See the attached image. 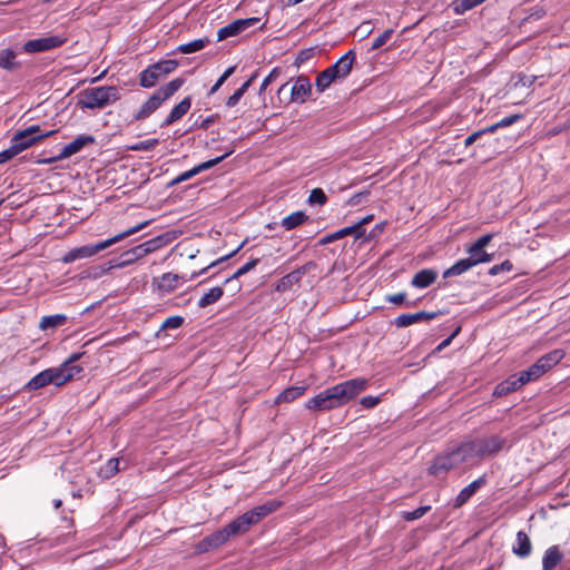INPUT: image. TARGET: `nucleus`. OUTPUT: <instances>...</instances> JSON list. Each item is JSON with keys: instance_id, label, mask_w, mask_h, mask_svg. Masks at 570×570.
Returning a JSON list of instances; mask_svg holds the SVG:
<instances>
[{"instance_id": "f257e3e1", "label": "nucleus", "mask_w": 570, "mask_h": 570, "mask_svg": "<svg viewBox=\"0 0 570 570\" xmlns=\"http://www.w3.org/2000/svg\"><path fill=\"white\" fill-rule=\"evenodd\" d=\"M368 381L364 377L347 380L328 387L305 403L311 411H328L346 404L348 401L365 391Z\"/></svg>"}, {"instance_id": "f03ea898", "label": "nucleus", "mask_w": 570, "mask_h": 570, "mask_svg": "<svg viewBox=\"0 0 570 570\" xmlns=\"http://www.w3.org/2000/svg\"><path fill=\"white\" fill-rule=\"evenodd\" d=\"M472 456L468 449L465 441L460 444L448 449L443 453L435 456L429 468V473L432 475H440L461 466L462 464H473Z\"/></svg>"}, {"instance_id": "7ed1b4c3", "label": "nucleus", "mask_w": 570, "mask_h": 570, "mask_svg": "<svg viewBox=\"0 0 570 570\" xmlns=\"http://www.w3.org/2000/svg\"><path fill=\"white\" fill-rule=\"evenodd\" d=\"M148 225H149V220H145V222H142L131 228H128L127 230L119 233L116 236L108 238L106 240L99 242L97 244H90V245H85V246H81L78 248H73L65 255L63 262L72 263L77 259L91 257V256L96 255L97 253L108 248L109 246L125 239L126 237L138 233L139 230H141L142 228H145Z\"/></svg>"}, {"instance_id": "20e7f679", "label": "nucleus", "mask_w": 570, "mask_h": 570, "mask_svg": "<svg viewBox=\"0 0 570 570\" xmlns=\"http://www.w3.org/2000/svg\"><path fill=\"white\" fill-rule=\"evenodd\" d=\"M281 504L282 503L279 501L272 500L264 504L257 505L229 522V530L232 533H234V535L246 533L250 527L257 524L265 517L276 511Z\"/></svg>"}, {"instance_id": "39448f33", "label": "nucleus", "mask_w": 570, "mask_h": 570, "mask_svg": "<svg viewBox=\"0 0 570 570\" xmlns=\"http://www.w3.org/2000/svg\"><path fill=\"white\" fill-rule=\"evenodd\" d=\"M120 98L118 88L100 86L86 89L78 95V105L86 109H102Z\"/></svg>"}, {"instance_id": "423d86ee", "label": "nucleus", "mask_w": 570, "mask_h": 570, "mask_svg": "<svg viewBox=\"0 0 570 570\" xmlns=\"http://www.w3.org/2000/svg\"><path fill=\"white\" fill-rule=\"evenodd\" d=\"M472 460L481 461L500 453L508 444V440L499 434L484 435L464 440Z\"/></svg>"}, {"instance_id": "0eeeda50", "label": "nucleus", "mask_w": 570, "mask_h": 570, "mask_svg": "<svg viewBox=\"0 0 570 570\" xmlns=\"http://www.w3.org/2000/svg\"><path fill=\"white\" fill-rule=\"evenodd\" d=\"M77 368L69 370L66 365H60L58 367L47 368L36 376H33L27 384L26 389L29 391L39 390L41 387L47 386L48 384H53L56 386H61L68 381L72 380L76 376Z\"/></svg>"}, {"instance_id": "6e6552de", "label": "nucleus", "mask_w": 570, "mask_h": 570, "mask_svg": "<svg viewBox=\"0 0 570 570\" xmlns=\"http://www.w3.org/2000/svg\"><path fill=\"white\" fill-rule=\"evenodd\" d=\"M177 67L178 62L176 60H164L154 63L140 73L139 83L144 88H151L159 79L175 71Z\"/></svg>"}, {"instance_id": "1a4fd4ad", "label": "nucleus", "mask_w": 570, "mask_h": 570, "mask_svg": "<svg viewBox=\"0 0 570 570\" xmlns=\"http://www.w3.org/2000/svg\"><path fill=\"white\" fill-rule=\"evenodd\" d=\"M168 240H169L168 237L165 235H160L155 238H151V239L131 248L130 250L126 252L124 254V256L132 255V258L125 259L122 263H119L116 266L122 267L125 265H129V264L134 263L135 261L140 259V258L145 257L146 255L151 254V253L158 250L159 248L166 246L168 244Z\"/></svg>"}, {"instance_id": "9d476101", "label": "nucleus", "mask_w": 570, "mask_h": 570, "mask_svg": "<svg viewBox=\"0 0 570 570\" xmlns=\"http://www.w3.org/2000/svg\"><path fill=\"white\" fill-rule=\"evenodd\" d=\"M55 132V130H51L49 132L42 134L40 127L35 125L14 134V136L11 139V142H13V145L17 148H19V153H21L29 148L30 146H32L33 144L51 136Z\"/></svg>"}, {"instance_id": "9b49d317", "label": "nucleus", "mask_w": 570, "mask_h": 570, "mask_svg": "<svg viewBox=\"0 0 570 570\" xmlns=\"http://www.w3.org/2000/svg\"><path fill=\"white\" fill-rule=\"evenodd\" d=\"M66 41L67 38L61 35L47 36L28 40L22 48L27 53L45 52L61 47Z\"/></svg>"}, {"instance_id": "f8f14e48", "label": "nucleus", "mask_w": 570, "mask_h": 570, "mask_svg": "<svg viewBox=\"0 0 570 570\" xmlns=\"http://www.w3.org/2000/svg\"><path fill=\"white\" fill-rule=\"evenodd\" d=\"M232 537H235L234 533L229 530V525L226 524L220 530L214 532L213 534L204 538L195 546L196 553H206L210 550L217 549L220 546L225 544Z\"/></svg>"}, {"instance_id": "ddd939ff", "label": "nucleus", "mask_w": 570, "mask_h": 570, "mask_svg": "<svg viewBox=\"0 0 570 570\" xmlns=\"http://www.w3.org/2000/svg\"><path fill=\"white\" fill-rule=\"evenodd\" d=\"M95 141L96 139L91 135H80L77 138H75L71 142L67 144L57 156L43 159L41 160V163L52 164L55 161L69 158L72 155L79 153L83 147L94 144Z\"/></svg>"}, {"instance_id": "4468645a", "label": "nucleus", "mask_w": 570, "mask_h": 570, "mask_svg": "<svg viewBox=\"0 0 570 570\" xmlns=\"http://www.w3.org/2000/svg\"><path fill=\"white\" fill-rule=\"evenodd\" d=\"M316 267V264L314 262H308L304 264L303 266L296 268L295 271L286 274L284 277H282L276 286L275 291L278 293H285L293 289L295 285H298L301 283L302 277L313 271Z\"/></svg>"}, {"instance_id": "2eb2a0df", "label": "nucleus", "mask_w": 570, "mask_h": 570, "mask_svg": "<svg viewBox=\"0 0 570 570\" xmlns=\"http://www.w3.org/2000/svg\"><path fill=\"white\" fill-rule=\"evenodd\" d=\"M355 59V52L350 50L327 69L333 75L335 80H342L351 73Z\"/></svg>"}, {"instance_id": "dca6fc26", "label": "nucleus", "mask_w": 570, "mask_h": 570, "mask_svg": "<svg viewBox=\"0 0 570 570\" xmlns=\"http://www.w3.org/2000/svg\"><path fill=\"white\" fill-rule=\"evenodd\" d=\"M311 91L312 85L309 79L306 76H298L289 89L291 97L288 99V102H305L306 99L309 97Z\"/></svg>"}, {"instance_id": "f3484780", "label": "nucleus", "mask_w": 570, "mask_h": 570, "mask_svg": "<svg viewBox=\"0 0 570 570\" xmlns=\"http://www.w3.org/2000/svg\"><path fill=\"white\" fill-rule=\"evenodd\" d=\"M440 313H428L424 311H420L413 314H401L394 320V324L396 327H407L414 323H419L421 321H430L435 318Z\"/></svg>"}, {"instance_id": "a211bd4d", "label": "nucleus", "mask_w": 570, "mask_h": 570, "mask_svg": "<svg viewBox=\"0 0 570 570\" xmlns=\"http://www.w3.org/2000/svg\"><path fill=\"white\" fill-rule=\"evenodd\" d=\"M228 155H229V153H226V154H224L220 157H217V158L204 161V163L199 164L198 166H195L194 168H191V169H189L187 171L181 173L179 176H177L174 179L173 184H178V183H181V181L190 179L191 177H194L195 175L199 174L200 171L207 170V169L216 166L222 160H224Z\"/></svg>"}, {"instance_id": "6ab92c4d", "label": "nucleus", "mask_w": 570, "mask_h": 570, "mask_svg": "<svg viewBox=\"0 0 570 570\" xmlns=\"http://www.w3.org/2000/svg\"><path fill=\"white\" fill-rule=\"evenodd\" d=\"M518 119H520L519 115H512V116H509V117H505V118L501 119L499 122H497V124H494L492 126H489V127H487V128H484L482 130H478V131L471 134L464 140L465 147H469L472 144H474L483 134H485V132H493L499 127L510 126L513 122H515Z\"/></svg>"}, {"instance_id": "aec40b11", "label": "nucleus", "mask_w": 570, "mask_h": 570, "mask_svg": "<svg viewBox=\"0 0 570 570\" xmlns=\"http://www.w3.org/2000/svg\"><path fill=\"white\" fill-rule=\"evenodd\" d=\"M512 552L519 558H527L532 552V543L529 535L524 531H518L515 543L512 547Z\"/></svg>"}, {"instance_id": "412c9836", "label": "nucleus", "mask_w": 570, "mask_h": 570, "mask_svg": "<svg viewBox=\"0 0 570 570\" xmlns=\"http://www.w3.org/2000/svg\"><path fill=\"white\" fill-rule=\"evenodd\" d=\"M181 277L174 273H165L159 279H154L161 294H169L178 288Z\"/></svg>"}, {"instance_id": "4be33fe9", "label": "nucleus", "mask_w": 570, "mask_h": 570, "mask_svg": "<svg viewBox=\"0 0 570 570\" xmlns=\"http://www.w3.org/2000/svg\"><path fill=\"white\" fill-rule=\"evenodd\" d=\"M485 483V478L481 476L470 484H468L465 488H463L458 497L455 498L454 507L459 508L462 507L464 503H466L470 498Z\"/></svg>"}, {"instance_id": "5701e85b", "label": "nucleus", "mask_w": 570, "mask_h": 570, "mask_svg": "<svg viewBox=\"0 0 570 570\" xmlns=\"http://www.w3.org/2000/svg\"><path fill=\"white\" fill-rule=\"evenodd\" d=\"M438 273L433 269L425 268L417 272L412 281L411 285L416 288H425L435 282Z\"/></svg>"}, {"instance_id": "b1692460", "label": "nucleus", "mask_w": 570, "mask_h": 570, "mask_svg": "<svg viewBox=\"0 0 570 570\" xmlns=\"http://www.w3.org/2000/svg\"><path fill=\"white\" fill-rule=\"evenodd\" d=\"M191 106V98L186 97L184 98L178 105H176L171 111L169 112L168 117L164 120L163 126H169L173 122L179 120L183 116H185Z\"/></svg>"}, {"instance_id": "393cba45", "label": "nucleus", "mask_w": 570, "mask_h": 570, "mask_svg": "<svg viewBox=\"0 0 570 570\" xmlns=\"http://www.w3.org/2000/svg\"><path fill=\"white\" fill-rule=\"evenodd\" d=\"M563 559V554L557 546L548 548L542 558V570H553Z\"/></svg>"}, {"instance_id": "a878e982", "label": "nucleus", "mask_w": 570, "mask_h": 570, "mask_svg": "<svg viewBox=\"0 0 570 570\" xmlns=\"http://www.w3.org/2000/svg\"><path fill=\"white\" fill-rule=\"evenodd\" d=\"M161 100L159 99V97L154 94L146 102H144V105L140 107V109L138 110V112L135 115V119L137 120H141V119H145L147 118L148 116H150L155 110H157L160 105H161Z\"/></svg>"}, {"instance_id": "bb28decb", "label": "nucleus", "mask_w": 570, "mask_h": 570, "mask_svg": "<svg viewBox=\"0 0 570 570\" xmlns=\"http://www.w3.org/2000/svg\"><path fill=\"white\" fill-rule=\"evenodd\" d=\"M466 253L469 254V259L473 263V266L482 263H489L493 259L492 254H488L483 247L478 249L476 245L472 244L466 248Z\"/></svg>"}, {"instance_id": "cd10ccee", "label": "nucleus", "mask_w": 570, "mask_h": 570, "mask_svg": "<svg viewBox=\"0 0 570 570\" xmlns=\"http://www.w3.org/2000/svg\"><path fill=\"white\" fill-rule=\"evenodd\" d=\"M564 355L566 354L562 350H554L540 357L537 363L541 365V370L546 373L553 365L558 364Z\"/></svg>"}, {"instance_id": "c85d7f7f", "label": "nucleus", "mask_w": 570, "mask_h": 570, "mask_svg": "<svg viewBox=\"0 0 570 570\" xmlns=\"http://www.w3.org/2000/svg\"><path fill=\"white\" fill-rule=\"evenodd\" d=\"M184 80L181 78H176L160 87L155 94L159 97L161 102L166 101L170 98L177 90L183 86Z\"/></svg>"}, {"instance_id": "c756f323", "label": "nucleus", "mask_w": 570, "mask_h": 570, "mask_svg": "<svg viewBox=\"0 0 570 570\" xmlns=\"http://www.w3.org/2000/svg\"><path fill=\"white\" fill-rule=\"evenodd\" d=\"M66 322H67V316L65 314L48 315V316H43L40 320L39 328L41 331L53 330V328L65 325Z\"/></svg>"}, {"instance_id": "7c9ffc66", "label": "nucleus", "mask_w": 570, "mask_h": 570, "mask_svg": "<svg viewBox=\"0 0 570 570\" xmlns=\"http://www.w3.org/2000/svg\"><path fill=\"white\" fill-rule=\"evenodd\" d=\"M473 266V263L466 257L458 261L455 264H453L450 268L445 269L443 272V277L449 278L453 276L462 275L463 273L471 269Z\"/></svg>"}, {"instance_id": "2f4dec72", "label": "nucleus", "mask_w": 570, "mask_h": 570, "mask_svg": "<svg viewBox=\"0 0 570 570\" xmlns=\"http://www.w3.org/2000/svg\"><path fill=\"white\" fill-rule=\"evenodd\" d=\"M520 387L521 385L518 382L517 375H511L495 386L494 394L498 396L507 395Z\"/></svg>"}, {"instance_id": "473e14b6", "label": "nucleus", "mask_w": 570, "mask_h": 570, "mask_svg": "<svg viewBox=\"0 0 570 570\" xmlns=\"http://www.w3.org/2000/svg\"><path fill=\"white\" fill-rule=\"evenodd\" d=\"M224 294V289L220 286H216L210 288L207 293H205L200 299L198 301V307L205 308L220 299Z\"/></svg>"}, {"instance_id": "72a5a7b5", "label": "nucleus", "mask_w": 570, "mask_h": 570, "mask_svg": "<svg viewBox=\"0 0 570 570\" xmlns=\"http://www.w3.org/2000/svg\"><path fill=\"white\" fill-rule=\"evenodd\" d=\"M306 219H307L306 214L302 210H298V212L292 213L291 215L284 217L282 219L281 225L286 230H291V229H294V228L298 227L299 225H302Z\"/></svg>"}, {"instance_id": "f704fd0d", "label": "nucleus", "mask_w": 570, "mask_h": 570, "mask_svg": "<svg viewBox=\"0 0 570 570\" xmlns=\"http://www.w3.org/2000/svg\"><path fill=\"white\" fill-rule=\"evenodd\" d=\"M17 55L11 49H0V68L13 70L19 67L16 60Z\"/></svg>"}, {"instance_id": "c9c22d12", "label": "nucleus", "mask_w": 570, "mask_h": 570, "mask_svg": "<svg viewBox=\"0 0 570 570\" xmlns=\"http://www.w3.org/2000/svg\"><path fill=\"white\" fill-rule=\"evenodd\" d=\"M305 386H291L285 389L276 399V403L292 402L305 393Z\"/></svg>"}, {"instance_id": "e433bc0d", "label": "nucleus", "mask_w": 570, "mask_h": 570, "mask_svg": "<svg viewBox=\"0 0 570 570\" xmlns=\"http://www.w3.org/2000/svg\"><path fill=\"white\" fill-rule=\"evenodd\" d=\"M348 235H354V237L356 238V232H355V228H353V226L344 227V228L336 230L330 235H326L325 237H323L320 240V244L326 245V244L333 243V242L341 239Z\"/></svg>"}, {"instance_id": "4c0bfd02", "label": "nucleus", "mask_w": 570, "mask_h": 570, "mask_svg": "<svg viewBox=\"0 0 570 570\" xmlns=\"http://www.w3.org/2000/svg\"><path fill=\"white\" fill-rule=\"evenodd\" d=\"M335 81V78L326 68L317 75L315 86L318 92H323Z\"/></svg>"}, {"instance_id": "58836bf2", "label": "nucleus", "mask_w": 570, "mask_h": 570, "mask_svg": "<svg viewBox=\"0 0 570 570\" xmlns=\"http://www.w3.org/2000/svg\"><path fill=\"white\" fill-rule=\"evenodd\" d=\"M208 43L207 39H196L188 43H183L177 47V51L180 53H193L197 52L205 48V46Z\"/></svg>"}, {"instance_id": "ea45409f", "label": "nucleus", "mask_w": 570, "mask_h": 570, "mask_svg": "<svg viewBox=\"0 0 570 570\" xmlns=\"http://www.w3.org/2000/svg\"><path fill=\"white\" fill-rule=\"evenodd\" d=\"M485 0H455L453 2V11L456 14H463L464 12L475 8L476 6L483 3Z\"/></svg>"}, {"instance_id": "a19ab883", "label": "nucleus", "mask_w": 570, "mask_h": 570, "mask_svg": "<svg viewBox=\"0 0 570 570\" xmlns=\"http://www.w3.org/2000/svg\"><path fill=\"white\" fill-rule=\"evenodd\" d=\"M240 33L239 26L237 24L236 20L228 23L227 26L220 28L217 31V40L222 41L229 37H235Z\"/></svg>"}, {"instance_id": "79ce46f5", "label": "nucleus", "mask_w": 570, "mask_h": 570, "mask_svg": "<svg viewBox=\"0 0 570 570\" xmlns=\"http://www.w3.org/2000/svg\"><path fill=\"white\" fill-rule=\"evenodd\" d=\"M256 75H253L247 81H245L239 89H237L226 101V105L228 107H234L240 98L244 96V94L247 91L249 86L252 85L254 78Z\"/></svg>"}, {"instance_id": "37998d69", "label": "nucleus", "mask_w": 570, "mask_h": 570, "mask_svg": "<svg viewBox=\"0 0 570 570\" xmlns=\"http://www.w3.org/2000/svg\"><path fill=\"white\" fill-rule=\"evenodd\" d=\"M119 464H120V460L119 459H110L101 469H100V474L104 476V478H111L114 476L115 474H117L119 471H120V468H119Z\"/></svg>"}, {"instance_id": "c03bdc74", "label": "nucleus", "mask_w": 570, "mask_h": 570, "mask_svg": "<svg viewBox=\"0 0 570 570\" xmlns=\"http://www.w3.org/2000/svg\"><path fill=\"white\" fill-rule=\"evenodd\" d=\"M258 263H259L258 258H253L252 261H249L248 263H246L245 265L239 267L230 277L226 278L225 283H229V282L237 279L238 277L245 275L246 273H248L249 271L255 268V266Z\"/></svg>"}, {"instance_id": "a18cd8bd", "label": "nucleus", "mask_w": 570, "mask_h": 570, "mask_svg": "<svg viewBox=\"0 0 570 570\" xmlns=\"http://www.w3.org/2000/svg\"><path fill=\"white\" fill-rule=\"evenodd\" d=\"M430 510H431L430 505L420 507V508L415 509L414 511L404 512L403 519L406 521H413V520L422 518Z\"/></svg>"}, {"instance_id": "49530a36", "label": "nucleus", "mask_w": 570, "mask_h": 570, "mask_svg": "<svg viewBox=\"0 0 570 570\" xmlns=\"http://www.w3.org/2000/svg\"><path fill=\"white\" fill-rule=\"evenodd\" d=\"M326 200H327V197H326L325 193L323 191V189H321V188L312 189L309 197H308V202L311 204L324 205L326 203Z\"/></svg>"}, {"instance_id": "de8ad7c7", "label": "nucleus", "mask_w": 570, "mask_h": 570, "mask_svg": "<svg viewBox=\"0 0 570 570\" xmlns=\"http://www.w3.org/2000/svg\"><path fill=\"white\" fill-rule=\"evenodd\" d=\"M393 32V29H386L383 33H381L377 38L374 39L371 49L376 50L383 47L390 40Z\"/></svg>"}, {"instance_id": "09e8293b", "label": "nucleus", "mask_w": 570, "mask_h": 570, "mask_svg": "<svg viewBox=\"0 0 570 570\" xmlns=\"http://www.w3.org/2000/svg\"><path fill=\"white\" fill-rule=\"evenodd\" d=\"M19 154V148H17L13 142H11L7 149L0 153V165L7 163Z\"/></svg>"}, {"instance_id": "8fccbe9b", "label": "nucleus", "mask_w": 570, "mask_h": 570, "mask_svg": "<svg viewBox=\"0 0 570 570\" xmlns=\"http://www.w3.org/2000/svg\"><path fill=\"white\" fill-rule=\"evenodd\" d=\"M157 144H158L157 139H148V140L139 141L136 145H132L130 147V150H135V151L144 150V151H147V150H151Z\"/></svg>"}, {"instance_id": "3c124183", "label": "nucleus", "mask_w": 570, "mask_h": 570, "mask_svg": "<svg viewBox=\"0 0 570 570\" xmlns=\"http://www.w3.org/2000/svg\"><path fill=\"white\" fill-rule=\"evenodd\" d=\"M183 322L184 318L181 316H170L164 321L161 328H178Z\"/></svg>"}, {"instance_id": "603ef678", "label": "nucleus", "mask_w": 570, "mask_h": 570, "mask_svg": "<svg viewBox=\"0 0 570 570\" xmlns=\"http://www.w3.org/2000/svg\"><path fill=\"white\" fill-rule=\"evenodd\" d=\"M279 75H281V69L278 67H275L269 72V75L263 80L261 88H259V94H262L267 88V86L269 83H272Z\"/></svg>"}, {"instance_id": "864d4df0", "label": "nucleus", "mask_w": 570, "mask_h": 570, "mask_svg": "<svg viewBox=\"0 0 570 570\" xmlns=\"http://www.w3.org/2000/svg\"><path fill=\"white\" fill-rule=\"evenodd\" d=\"M259 21H261V18H257V17L236 20L237 24L239 26L240 32H243V31L247 30L248 28L255 26Z\"/></svg>"}, {"instance_id": "5fc2aeb1", "label": "nucleus", "mask_w": 570, "mask_h": 570, "mask_svg": "<svg viewBox=\"0 0 570 570\" xmlns=\"http://www.w3.org/2000/svg\"><path fill=\"white\" fill-rule=\"evenodd\" d=\"M259 21H261V18H257V17L236 20L237 24L239 26L240 32H243V31L247 30L248 28L255 26Z\"/></svg>"}, {"instance_id": "6e6d98bb", "label": "nucleus", "mask_w": 570, "mask_h": 570, "mask_svg": "<svg viewBox=\"0 0 570 570\" xmlns=\"http://www.w3.org/2000/svg\"><path fill=\"white\" fill-rule=\"evenodd\" d=\"M374 218L373 215H368L364 218H362L360 222H357L356 224L352 225L353 228H355V232H356V238H361L363 235H364V228L363 226L368 224L370 222H372Z\"/></svg>"}, {"instance_id": "4d7b16f0", "label": "nucleus", "mask_w": 570, "mask_h": 570, "mask_svg": "<svg viewBox=\"0 0 570 570\" xmlns=\"http://www.w3.org/2000/svg\"><path fill=\"white\" fill-rule=\"evenodd\" d=\"M80 357V353H73L61 365H66V367H68L69 370L77 368L76 375H78L82 371V368L79 365H75V362L78 361Z\"/></svg>"}, {"instance_id": "13d9d810", "label": "nucleus", "mask_w": 570, "mask_h": 570, "mask_svg": "<svg viewBox=\"0 0 570 570\" xmlns=\"http://www.w3.org/2000/svg\"><path fill=\"white\" fill-rule=\"evenodd\" d=\"M512 269V264L510 263V261H504L503 263L499 264V265H494L492 266L490 269H489V274L490 275H498L500 272H510Z\"/></svg>"}, {"instance_id": "bf43d9fd", "label": "nucleus", "mask_w": 570, "mask_h": 570, "mask_svg": "<svg viewBox=\"0 0 570 570\" xmlns=\"http://www.w3.org/2000/svg\"><path fill=\"white\" fill-rule=\"evenodd\" d=\"M405 298H406L405 293H396V294L387 295L385 299H386V302H390L392 304L401 305L404 303Z\"/></svg>"}, {"instance_id": "052dcab7", "label": "nucleus", "mask_w": 570, "mask_h": 570, "mask_svg": "<svg viewBox=\"0 0 570 570\" xmlns=\"http://www.w3.org/2000/svg\"><path fill=\"white\" fill-rule=\"evenodd\" d=\"M380 403V397L376 396H364L361 399V404L367 409H372Z\"/></svg>"}, {"instance_id": "680f3d73", "label": "nucleus", "mask_w": 570, "mask_h": 570, "mask_svg": "<svg viewBox=\"0 0 570 570\" xmlns=\"http://www.w3.org/2000/svg\"><path fill=\"white\" fill-rule=\"evenodd\" d=\"M492 238H493L492 234H485V235L481 236L480 238H478L473 244L476 245L478 249L480 247L485 248V246H488L490 244Z\"/></svg>"}, {"instance_id": "e2e57ef3", "label": "nucleus", "mask_w": 570, "mask_h": 570, "mask_svg": "<svg viewBox=\"0 0 570 570\" xmlns=\"http://www.w3.org/2000/svg\"><path fill=\"white\" fill-rule=\"evenodd\" d=\"M518 382L521 386H523L525 383L533 381V377L530 375V372L528 370L520 372L517 375Z\"/></svg>"}, {"instance_id": "0e129e2a", "label": "nucleus", "mask_w": 570, "mask_h": 570, "mask_svg": "<svg viewBox=\"0 0 570 570\" xmlns=\"http://www.w3.org/2000/svg\"><path fill=\"white\" fill-rule=\"evenodd\" d=\"M541 365H539L537 362L530 366L528 368V371L530 372V375L533 377V380H537L539 379L544 372L541 370L540 367Z\"/></svg>"}, {"instance_id": "69168bd1", "label": "nucleus", "mask_w": 570, "mask_h": 570, "mask_svg": "<svg viewBox=\"0 0 570 570\" xmlns=\"http://www.w3.org/2000/svg\"><path fill=\"white\" fill-rule=\"evenodd\" d=\"M313 55V49H307V50H302L297 58H296V63H303L305 62L306 60H308Z\"/></svg>"}, {"instance_id": "338daca9", "label": "nucleus", "mask_w": 570, "mask_h": 570, "mask_svg": "<svg viewBox=\"0 0 570 570\" xmlns=\"http://www.w3.org/2000/svg\"><path fill=\"white\" fill-rule=\"evenodd\" d=\"M461 331V327H458L448 338H445L439 346H438V351H441L443 350L444 347H446L448 345H450L451 341L459 334V332Z\"/></svg>"}, {"instance_id": "774afa93", "label": "nucleus", "mask_w": 570, "mask_h": 570, "mask_svg": "<svg viewBox=\"0 0 570 570\" xmlns=\"http://www.w3.org/2000/svg\"><path fill=\"white\" fill-rule=\"evenodd\" d=\"M235 71V67L227 68L224 73L218 78L219 82L224 83Z\"/></svg>"}]
</instances>
